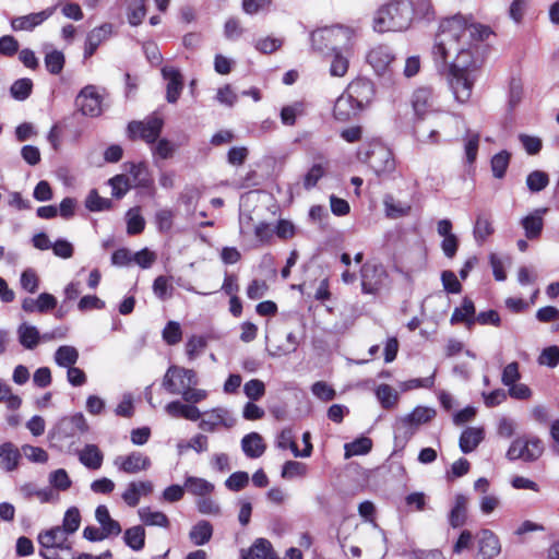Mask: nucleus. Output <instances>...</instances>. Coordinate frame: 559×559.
<instances>
[{"label":"nucleus","mask_w":559,"mask_h":559,"mask_svg":"<svg viewBox=\"0 0 559 559\" xmlns=\"http://www.w3.org/2000/svg\"><path fill=\"white\" fill-rule=\"evenodd\" d=\"M491 33L489 26L468 22L461 14L443 19L440 22L432 48L438 69H444L448 66L449 57L455 53V59L449 64V70L477 73L479 66L475 50H477L478 44L487 39Z\"/></svg>","instance_id":"obj_1"},{"label":"nucleus","mask_w":559,"mask_h":559,"mask_svg":"<svg viewBox=\"0 0 559 559\" xmlns=\"http://www.w3.org/2000/svg\"><path fill=\"white\" fill-rule=\"evenodd\" d=\"M414 20L411 0H391L380 7L373 17V29L378 33L403 32Z\"/></svg>","instance_id":"obj_2"},{"label":"nucleus","mask_w":559,"mask_h":559,"mask_svg":"<svg viewBox=\"0 0 559 559\" xmlns=\"http://www.w3.org/2000/svg\"><path fill=\"white\" fill-rule=\"evenodd\" d=\"M354 29L342 24L324 26L310 33V44L314 51L323 52L325 49L340 47L350 49Z\"/></svg>","instance_id":"obj_3"},{"label":"nucleus","mask_w":559,"mask_h":559,"mask_svg":"<svg viewBox=\"0 0 559 559\" xmlns=\"http://www.w3.org/2000/svg\"><path fill=\"white\" fill-rule=\"evenodd\" d=\"M358 158L366 163L378 177L389 175L395 170V159L392 151L380 141L364 145L358 151Z\"/></svg>","instance_id":"obj_4"},{"label":"nucleus","mask_w":559,"mask_h":559,"mask_svg":"<svg viewBox=\"0 0 559 559\" xmlns=\"http://www.w3.org/2000/svg\"><path fill=\"white\" fill-rule=\"evenodd\" d=\"M164 127V119L158 116H148L143 121L132 120L127 126V135L130 140H143L154 144L158 140Z\"/></svg>","instance_id":"obj_5"},{"label":"nucleus","mask_w":559,"mask_h":559,"mask_svg":"<svg viewBox=\"0 0 559 559\" xmlns=\"http://www.w3.org/2000/svg\"><path fill=\"white\" fill-rule=\"evenodd\" d=\"M543 452L544 443L539 438H518L513 440L509 447L507 457L510 461L522 460L524 462H535L542 456Z\"/></svg>","instance_id":"obj_6"},{"label":"nucleus","mask_w":559,"mask_h":559,"mask_svg":"<svg viewBox=\"0 0 559 559\" xmlns=\"http://www.w3.org/2000/svg\"><path fill=\"white\" fill-rule=\"evenodd\" d=\"M388 273L380 263L366 262L360 267L361 293L376 295L382 287Z\"/></svg>","instance_id":"obj_7"},{"label":"nucleus","mask_w":559,"mask_h":559,"mask_svg":"<svg viewBox=\"0 0 559 559\" xmlns=\"http://www.w3.org/2000/svg\"><path fill=\"white\" fill-rule=\"evenodd\" d=\"M476 73L449 70V85L456 102L464 104L472 95Z\"/></svg>","instance_id":"obj_8"},{"label":"nucleus","mask_w":559,"mask_h":559,"mask_svg":"<svg viewBox=\"0 0 559 559\" xmlns=\"http://www.w3.org/2000/svg\"><path fill=\"white\" fill-rule=\"evenodd\" d=\"M345 92L365 110L376 96V86L370 79L358 76L347 85Z\"/></svg>","instance_id":"obj_9"},{"label":"nucleus","mask_w":559,"mask_h":559,"mask_svg":"<svg viewBox=\"0 0 559 559\" xmlns=\"http://www.w3.org/2000/svg\"><path fill=\"white\" fill-rule=\"evenodd\" d=\"M366 60L378 75H384L393 71L395 56L389 46L378 45L369 50Z\"/></svg>","instance_id":"obj_10"},{"label":"nucleus","mask_w":559,"mask_h":559,"mask_svg":"<svg viewBox=\"0 0 559 559\" xmlns=\"http://www.w3.org/2000/svg\"><path fill=\"white\" fill-rule=\"evenodd\" d=\"M75 106L83 116L97 117L102 114V97L94 85H86L79 92Z\"/></svg>","instance_id":"obj_11"},{"label":"nucleus","mask_w":559,"mask_h":559,"mask_svg":"<svg viewBox=\"0 0 559 559\" xmlns=\"http://www.w3.org/2000/svg\"><path fill=\"white\" fill-rule=\"evenodd\" d=\"M69 533L61 526H53L38 534V543L45 549L70 550Z\"/></svg>","instance_id":"obj_12"},{"label":"nucleus","mask_w":559,"mask_h":559,"mask_svg":"<svg viewBox=\"0 0 559 559\" xmlns=\"http://www.w3.org/2000/svg\"><path fill=\"white\" fill-rule=\"evenodd\" d=\"M162 76L167 81L166 100L176 104L183 90V76L179 69L171 66H164L160 70Z\"/></svg>","instance_id":"obj_13"},{"label":"nucleus","mask_w":559,"mask_h":559,"mask_svg":"<svg viewBox=\"0 0 559 559\" xmlns=\"http://www.w3.org/2000/svg\"><path fill=\"white\" fill-rule=\"evenodd\" d=\"M412 106L417 119H424L427 114L435 110L436 95L433 90L427 86L415 90L412 96Z\"/></svg>","instance_id":"obj_14"},{"label":"nucleus","mask_w":559,"mask_h":559,"mask_svg":"<svg viewBox=\"0 0 559 559\" xmlns=\"http://www.w3.org/2000/svg\"><path fill=\"white\" fill-rule=\"evenodd\" d=\"M361 111V107L344 91L334 103L333 117L337 121L346 122L356 118Z\"/></svg>","instance_id":"obj_15"},{"label":"nucleus","mask_w":559,"mask_h":559,"mask_svg":"<svg viewBox=\"0 0 559 559\" xmlns=\"http://www.w3.org/2000/svg\"><path fill=\"white\" fill-rule=\"evenodd\" d=\"M56 7L47 8L40 12L29 13L27 15L17 16L11 20L13 31H33L36 26L43 24L55 12Z\"/></svg>","instance_id":"obj_16"},{"label":"nucleus","mask_w":559,"mask_h":559,"mask_svg":"<svg viewBox=\"0 0 559 559\" xmlns=\"http://www.w3.org/2000/svg\"><path fill=\"white\" fill-rule=\"evenodd\" d=\"M546 212L547 207L536 209L521 219V226L527 239L534 240L540 237L544 229L543 215Z\"/></svg>","instance_id":"obj_17"},{"label":"nucleus","mask_w":559,"mask_h":559,"mask_svg":"<svg viewBox=\"0 0 559 559\" xmlns=\"http://www.w3.org/2000/svg\"><path fill=\"white\" fill-rule=\"evenodd\" d=\"M115 465L126 473H138L147 469L151 466V461L148 456L140 452H132L127 456L116 457Z\"/></svg>","instance_id":"obj_18"},{"label":"nucleus","mask_w":559,"mask_h":559,"mask_svg":"<svg viewBox=\"0 0 559 559\" xmlns=\"http://www.w3.org/2000/svg\"><path fill=\"white\" fill-rule=\"evenodd\" d=\"M485 430L481 427H467L460 436L459 447L464 454L473 452L484 440Z\"/></svg>","instance_id":"obj_19"},{"label":"nucleus","mask_w":559,"mask_h":559,"mask_svg":"<svg viewBox=\"0 0 559 559\" xmlns=\"http://www.w3.org/2000/svg\"><path fill=\"white\" fill-rule=\"evenodd\" d=\"M475 305L474 301L464 297L461 307H455L450 318L451 324L465 323L467 328L475 324Z\"/></svg>","instance_id":"obj_20"},{"label":"nucleus","mask_w":559,"mask_h":559,"mask_svg":"<svg viewBox=\"0 0 559 559\" xmlns=\"http://www.w3.org/2000/svg\"><path fill=\"white\" fill-rule=\"evenodd\" d=\"M167 414L175 418H185L197 421L201 417L200 409L192 404H183L180 401H171L165 407Z\"/></svg>","instance_id":"obj_21"},{"label":"nucleus","mask_w":559,"mask_h":559,"mask_svg":"<svg viewBox=\"0 0 559 559\" xmlns=\"http://www.w3.org/2000/svg\"><path fill=\"white\" fill-rule=\"evenodd\" d=\"M21 460L20 449L8 441L0 445V467L5 472H12L17 468Z\"/></svg>","instance_id":"obj_22"},{"label":"nucleus","mask_w":559,"mask_h":559,"mask_svg":"<svg viewBox=\"0 0 559 559\" xmlns=\"http://www.w3.org/2000/svg\"><path fill=\"white\" fill-rule=\"evenodd\" d=\"M265 443L263 438L258 432L247 433L241 439V450L249 459H258L265 452Z\"/></svg>","instance_id":"obj_23"},{"label":"nucleus","mask_w":559,"mask_h":559,"mask_svg":"<svg viewBox=\"0 0 559 559\" xmlns=\"http://www.w3.org/2000/svg\"><path fill=\"white\" fill-rule=\"evenodd\" d=\"M478 547L483 559H491L499 555L501 550L498 537L489 530L481 531Z\"/></svg>","instance_id":"obj_24"},{"label":"nucleus","mask_w":559,"mask_h":559,"mask_svg":"<svg viewBox=\"0 0 559 559\" xmlns=\"http://www.w3.org/2000/svg\"><path fill=\"white\" fill-rule=\"evenodd\" d=\"M60 425L67 437H73L78 433L83 435L87 432L90 429L87 421L81 412L75 413L72 416L62 418Z\"/></svg>","instance_id":"obj_25"},{"label":"nucleus","mask_w":559,"mask_h":559,"mask_svg":"<svg viewBox=\"0 0 559 559\" xmlns=\"http://www.w3.org/2000/svg\"><path fill=\"white\" fill-rule=\"evenodd\" d=\"M348 51L349 49L346 51L343 48L333 47L332 60L329 70L332 76L342 78L347 73L349 67Z\"/></svg>","instance_id":"obj_26"},{"label":"nucleus","mask_w":559,"mask_h":559,"mask_svg":"<svg viewBox=\"0 0 559 559\" xmlns=\"http://www.w3.org/2000/svg\"><path fill=\"white\" fill-rule=\"evenodd\" d=\"M80 462L90 469H98L104 455L96 444H86L79 453Z\"/></svg>","instance_id":"obj_27"},{"label":"nucleus","mask_w":559,"mask_h":559,"mask_svg":"<svg viewBox=\"0 0 559 559\" xmlns=\"http://www.w3.org/2000/svg\"><path fill=\"white\" fill-rule=\"evenodd\" d=\"M129 174L133 180V187L151 189L153 180L150 177L147 166L144 163H129Z\"/></svg>","instance_id":"obj_28"},{"label":"nucleus","mask_w":559,"mask_h":559,"mask_svg":"<svg viewBox=\"0 0 559 559\" xmlns=\"http://www.w3.org/2000/svg\"><path fill=\"white\" fill-rule=\"evenodd\" d=\"M436 416V409L427 406H416L409 414L402 418V423L409 424L417 428L430 421Z\"/></svg>","instance_id":"obj_29"},{"label":"nucleus","mask_w":559,"mask_h":559,"mask_svg":"<svg viewBox=\"0 0 559 559\" xmlns=\"http://www.w3.org/2000/svg\"><path fill=\"white\" fill-rule=\"evenodd\" d=\"M468 499L464 495L455 497L454 506L449 514V522L452 527H460L464 525L467 518Z\"/></svg>","instance_id":"obj_30"},{"label":"nucleus","mask_w":559,"mask_h":559,"mask_svg":"<svg viewBox=\"0 0 559 559\" xmlns=\"http://www.w3.org/2000/svg\"><path fill=\"white\" fill-rule=\"evenodd\" d=\"M213 535V526L207 521H199L192 526L189 538L195 546H202L210 542Z\"/></svg>","instance_id":"obj_31"},{"label":"nucleus","mask_w":559,"mask_h":559,"mask_svg":"<svg viewBox=\"0 0 559 559\" xmlns=\"http://www.w3.org/2000/svg\"><path fill=\"white\" fill-rule=\"evenodd\" d=\"M55 362L62 368L74 366L79 360V350L71 345H61L55 352Z\"/></svg>","instance_id":"obj_32"},{"label":"nucleus","mask_w":559,"mask_h":559,"mask_svg":"<svg viewBox=\"0 0 559 559\" xmlns=\"http://www.w3.org/2000/svg\"><path fill=\"white\" fill-rule=\"evenodd\" d=\"M19 342L26 349L35 348L39 343V332L36 326L22 323L17 329Z\"/></svg>","instance_id":"obj_33"},{"label":"nucleus","mask_w":559,"mask_h":559,"mask_svg":"<svg viewBox=\"0 0 559 559\" xmlns=\"http://www.w3.org/2000/svg\"><path fill=\"white\" fill-rule=\"evenodd\" d=\"M511 160V153L502 150L496 153L490 159L492 176L496 179L504 178Z\"/></svg>","instance_id":"obj_34"},{"label":"nucleus","mask_w":559,"mask_h":559,"mask_svg":"<svg viewBox=\"0 0 559 559\" xmlns=\"http://www.w3.org/2000/svg\"><path fill=\"white\" fill-rule=\"evenodd\" d=\"M495 231L488 215L480 213L476 217L473 235L478 243L484 242Z\"/></svg>","instance_id":"obj_35"},{"label":"nucleus","mask_w":559,"mask_h":559,"mask_svg":"<svg viewBox=\"0 0 559 559\" xmlns=\"http://www.w3.org/2000/svg\"><path fill=\"white\" fill-rule=\"evenodd\" d=\"M383 204L386 217L392 219L406 216L411 211V206L408 204L395 201V199L390 194L384 197Z\"/></svg>","instance_id":"obj_36"},{"label":"nucleus","mask_w":559,"mask_h":559,"mask_svg":"<svg viewBox=\"0 0 559 559\" xmlns=\"http://www.w3.org/2000/svg\"><path fill=\"white\" fill-rule=\"evenodd\" d=\"M112 206V201L110 199L100 197L96 189H92L85 199V207L90 212L108 211L111 210Z\"/></svg>","instance_id":"obj_37"},{"label":"nucleus","mask_w":559,"mask_h":559,"mask_svg":"<svg viewBox=\"0 0 559 559\" xmlns=\"http://www.w3.org/2000/svg\"><path fill=\"white\" fill-rule=\"evenodd\" d=\"M141 521L151 526L168 527L169 520L163 512L152 511L150 508H141L138 511Z\"/></svg>","instance_id":"obj_38"},{"label":"nucleus","mask_w":559,"mask_h":559,"mask_svg":"<svg viewBox=\"0 0 559 559\" xmlns=\"http://www.w3.org/2000/svg\"><path fill=\"white\" fill-rule=\"evenodd\" d=\"M253 559H278L272 544L265 538H258L250 548Z\"/></svg>","instance_id":"obj_39"},{"label":"nucleus","mask_w":559,"mask_h":559,"mask_svg":"<svg viewBox=\"0 0 559 559\" xmlns=\"http://www.w3.org/2000/svg\"><path fill=\"white\" fill-rule=\"evenodd\" d=\"M124 543L133 550H141L145 544V531L141 525L132 526L124 532Z\"/></svg>","instance_id":"obj_40"},{"label":"nucleus","mask_w":559,"mask_h":559,"mask_svg":"<svg viewBox=\"0 0 559 559\" xmlns=\"http://www.w3.org/2000/svg\"><path fill=\"white\" fill-rule=\"evenodd\" d=\"M33 91V81L28 78H22L13 82L10 87L11 96L19 102L29 97Z\"/></svg>","instance_id":"obj_41"},{"label":"nucleus","mask_w":559,"mask_h":559,"mask_svg":"<svg viewBox=\"0 0 559 559\" xmlns=\"http://www.w3.org/2000/svg\"><path fill=\"white\" fill-rule=\"evenodd\" d=\"M45 67L50 74L58 75L62 72L66 58L62 51L51 50L45 55Z\"/></svg>","instance_id":"obj_42"},{"label":"nucleus","mask_w":559,"mask_h":559,"mask_svg":"<svg viewBox=\"0 0 559 559\" xmlns=\"http://www.w3.org/2000/svg\"><path fill=\"white\" fill-rule=\"evenodd\" d=\"M328 163H314L304 176V188L306 190L313 189L318 181L325 175Z\"/></svg>","instance_id":"obj_43"},{"label":"nucleus","mask_w":559,"mask_h":559,"mask_svg":"<svg viewBox=\"0 0 559 559\" xmlns=\"http://www.w3.org/2000/svg\"><path fill=\"white\" fill-rule=\"evenodd\" d=\"M548 185L549 176L543 170H533L526 177V186L532 193L543 191Z\"/></svg>","instance_id":"obj_44"},{"label":"nucleus","mask_w":559,"mask_h":559,"mask_svg":"<svg viewBox=\"0 0 559 559\" xmlns=\"http://www.w3.org/2000/svg\"><path fill=\"white\" fill-rule=\"evenodd\" d=\"M127 219V234L139 235L145 228V219L140 214L139 209H130L126 214Z\"/></svg>","instance_id":"obj_45"},{"label":"nucleus","mask_w":559,"mask_h":559,"mask_svg":"<svg viewBox=\"0 0 559 559\" xmlns=\"http://www.w3.org/2000/svg\"><path fill=\"white\" fill-rule=\"evenodd\" d=\"M108 185L111 187V195L118 200L122 199L131 189L130 179L123 174L111 177Z\"/></svg>","instance_id":"obj_46"},{"label":"nucleus","mask_w":559,"mask_h":559,"mask_svg":"<svg viewBox=\"0 0 559 559\" xmlns=\"http://www.w3.org/2000/svg\"><path fill=\"white\" fill-rule=\"evenodd\" d=\"M146 15L145 0H133L127 11L128 22L131 26H138Z\"/></svg>","instance_id":"obj_47"},{"label":"nucleus","mask_w":559,"mask_h":559,"mask_svg":"<svg viewBox=\"0 0 559 559\" xmlns=\"http://www.w3.org/2000/svg\"><path fill=\"white\" fill-rule=\"evenodd\" d=\"M304 111V105L296 102L292 105L284 106L280 111L281 122L284 126L292 127L296 123L297 117Z\"/></svg>","instance_id":"obj_48"},{"label":"nucleus","mask_w":559,"mask_h":559,"mask_svg":"<svg viewBox=\"0 0 559 559\" xmlns=\"http://www.w3.org/2000/svg\"><path fill=\"white\" fill-rule=\"evenodd\" d=\"M376 396L384 409L392 408L397 401V393L389 384H380L376 389Z\"/></svg>","instance_id":"obj_49"},{"label":"nucleus","mask_w":559,"mask_h":559,"mask_svg":"<svg viewBox=\"0 0 559 559\" xmlns=\"http://www.w3.org/2000/svg\"><path fill=\"white\" fill-rule=\"evenodd\" d=\"M372 449V440L368 437H359L345 444L347 455H365Z\"/></svg>","instance_id":"obj_50"},{"label":"nucleus","mask_w":559,"mask_h":559,"mask_svg":"<svg viewBox=\"0 0 559 559\" xmlns=\"http://www.w3.org/2000/svg\"><path fill=\"white\" fill-rule=\"evenodd\" d=\"M111 33L112 25L110 23H104L88 32L85 40L99 47L103 41L110 37Z\"/></svg>","instance_id":"obj_51"},{"label":"nucleus","mask_w":559,"mask_h":559,"mask_svg":"<svg viewBox=\"0 0 559 559\" xmlns=\"http://www.w3.org/2000/svg\"><path fill=\"white\" fill-rule=\"evenodd\" d=\"M539 366L556 368L559 365V346L551 345L545 347L537 358Z\"/></svg>","instance_id":"obj_52"},{"label":"nucleus","mask_w":559,"mask_h":559,"mask_svg":"<svg viewBox=\"0 0 559 559\" xmlns=\"http://www.w3.org/2000/svg\"><path fill=\"white\" fill-rule=\"evenodd\" d=\"M207 345L204 335H192L186 343V354L189 360H193Z\"/></svg>","instance_id":"obj_53"},{"label":"nucleus","mask_w":559,"mask_h":559,"mask_svg":"<svg viewBox=\"0 0 559 559\" xmlns=\"http://www.w3.org/2000/svg\"><path fill=\"white\" fill-rule=\"evenodd\" d=\"M307 466L305 463L298 461H286L282 467V477L285 479H293L306 475Z\"/></svg>","instance_id":"obj_54"},{"label":"nucleus","mask_w":559,"mask_h":559,"mask_svg":"<svg viewBox=\"0 0 559 559\" xmlns=\"http://www.w3.org/2000/svg\"><path fill=\"white\" fill-rule=\"evenodd\" d=\"M207 491H199L197 496V507L202 514H217L219 512V506L206 495Z\"/></svg>","instance_id":"obj_55"},{"label":"nucleus","mask_w":559,"mask_h":559,"mask_svg":"<svg viewBox=\"0 0 559 559\" xmlns=\"http://www.w3.org/2000/svg\"><path fill=\"white\" fill-rule=\"evenodd\" d=\"M20 451L21 456L24 455L28 461L33 463H46L49 457L47 451L40 447L24 444Z\"/></svg>","instance_id":"obj_56"},{"label":"nucleus","mask_w":559,"mask_h":559,"mask_svg":"<svg viewBox=\"0 0 559 559\" xmlns=\"http://www.w3.org/2000/svg\"><path fill=\"white\" fill-rule=\"evenodd\" d=\"M273 0H242L241 10L247 15H255L264 11H269Z\"/></svg>","instance_id":"obj_57"},{"label":"nucleus","mask_w":559,"mask_h":559,"mask_svg":"<svg viewBox=\"0 0 559 559\" xmlns=\"http://www.w3.org/2000/svg\"><path fill=\"white\" fill-rule=\"evenodd\" d=\"M416 432V429L412 427L409 424L402 423V418L400 419L399 425L395 428L394 432V442L395 447L404 448L408 440Z\"/></svg>","instance_id":"obj_58"},{"label":"nucleus","mask_w":559,"mask_h":559,"mask_svg":"<svg viewBox=\"0 0 559 559\" xmlns=\"http://www.w3.org/2000/svg\"><path fill=\"white\" fill-rule=\"evenodd\" d=\"M163 340L168 345H176L182 338L181 326L177 321H169L163 329Z\"/></svg>","instance_id":"obj_59"},{"label":"nucleus","mask_w":559,"mask_h":559,"mask_svg":"<svg viewBox=\"0 0 559 559\" xmlns=\"http://www.w3.org/2000/svg\"><path fill=\"white\" fill-rule=\"evenodd\" d=\"M243 393L250 401L260 400L265 393L264 382L259 379H251L243 385Z\"/></svg>","instance_id":"obj_60"},{"label":"nucleus","mask_w":559,"mask_h":559,"mask_svg":"<svg viewBox=\"0 0 559 559\" xmlns=\"http://www.w3.org/2000/svg\"><path fill=\"white\" fill-rule=\"evenodd\" d=\"M20 284L25 292L34 294L38 289L39 278L33 269H26L21 273Z\"/></svg>","instance_id":"obj_61"},{"label":"nucleus","mask_w":559,"mask_h":559,"mask_svg":"<svg viewBox=\"0 0 559 559\" xmlns=\"http://www.w3.org/2000/svg\"><path fill=\"white\" fill-rule=\"evenodd\" d=\"M80 523V512L76 508L72 507L67 510L61 527L64 528L71 535L79 530Z\"/></svg>","instance_id":"obj_62"},{"label":"nucleus","mask_w":559,"mask_h":559,"mask_svg":"<svg viewBox=\"0 0 559 559\" xmlns=\"http://www.w3.org/2000/svg\"><path fill=\"white\" fill-rule=\"evenodd\" d=\"M441 282L444 290L449 294H460L462 292V284L453 271H443L441 273Z\"/></svg>","instance_id":"obj_63"},{"label":"nucleus","mask_w":559,"mask_h":559,"mask_svg":"<svg viewBox=\"0 0 559 559\" xmlns=\"http://www.w3.org/2000/svg\"><path fill=\"white\" fill-rule=\"evenodd\" d=\"M49 483L52 489H69L71 487V479L63 468H58L50 473Z\"/></svg>","instance_id":"obj_64"}]
</instances>
